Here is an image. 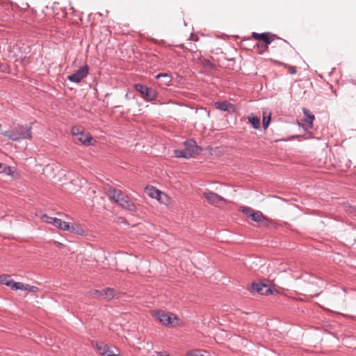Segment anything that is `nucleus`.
I'll list each match as a JSON object with an SVG mask.
<instances>
[{"label":"nucleus","instance_id":"39448f33","mask_svg":"<svg viewBox=\"0 0 356 356\" xmlns=\"http://www.w3.org/2000/svg\"><path fill=\"white\" fill-rule=\"evenodd\" d=\"M89 72V67L87 65L82 66L74 73L69 75L67 79L73 83H80L82 79L87 76Z\"/></svg>","mask_w":356,"mask_h":356},{"label":"nucleus","instance_id":"20e7f679","mask_svg":"<svg viewBox=\"0 0 356 356\" xmlns=\"http://www.w3.org/2000/svg\"><path fill=\"white\" fill-rule=\"evenodd\" d=\"M42 218L46 222L51 224L61 230L68 231L70 229V224L67 222L63 221L61 219L49 217L46 214L43 215Z\"/></svg>","mask_w":356,"mask_h":356},{"label":"nucleus","instance_id":"58836bf2","mask_svg":"<svg viewBox=\"0 0 356 356\" xmlns=\"http://www.w3.org/2000/svg\"><path fill=\"white\" fill-rule=\"evenodd\" d=\"M165 356H170L169 355H166Z\"/></svg>","mask_w":356,"mask_h":356},{"label":"nucleus","instance_id":"c9c22d12","mask_svg":"<svg viewBox=\"0 0 356 356\" xmlns=\"http://www.w3.org/2000/svg\"><path fill=\"white\" fill-rule=\"evenodd\" d=\"M166 355H163L162 353L161 352H159L157 353V355L156 356H165Z\"/></svg>","mask_w":356,"mask_h":356},{"label":"nucleus","instance_id":"412c9836","mask_svg":"<svg viewBox=\"0 0 356 356\" xmlns=\"http://www.w3.org/2000/svg\"><path fill=\"white\" fill-rule=\"evenodd\" d=\"M13 279L9 275H0V284H4L7 286L10 287V285L13 282Z\"/></svg>","mask_w":356,"mask_h":356},{"label":"nucleus","instance_id":"aec40b11","mask_svg":"<svg viewBox=\"0 0 356 356\" xmlns=\"http://www.w3.org/2000/svg\"><path fill=\"white\" fill-rule=\"evenodd\" d=\"M108 195L110 197L113 199L116 203L118 199H121V197H123L121 191L114 188L109 191Z\"/></svg>","mask_w":356,"mask_h":356},{"label":"nucleus","instance_id":"b1692460","mask_svg":"<svg viewBox=\"0 0 356 356\" xmlns=\"http://www.w3.org/2000/svg\"><path fill=\"white\" fill-rule=\"evenodd\" d=\"M24 286H25V284H24L22 282H15L14 280H13V282H12L10 288L12 290H15V291L24 290Z\"/></svg>","mask_w":356,"mask_h":356},{"label":"nucleus","instance_id":"f3484780","mask_svg":"<svg viewBox=\"0 0 356 356\" xmlns=\"http://www.w3.org/2000/svg\"><path fill=\"white\" fill-rule=\"evenodd\" d=\"M116 296V291L113 288L107 287L104 289V298L109 301Z\"/></svg>","mask_w":356,"mask_h":356},{"label":"nucleus","instance_id":"c85d7f7f","mask_svg":"<svg viewBox=\"0 0 356 356\" xmlns=\"http://www.w3.org/2000/svg\"><path fill=\"white\" fill-rule=\"evenodd\" d=\"M91 295L93 298H104V289L94 290L91 292Z\"/></svg>","mask_w":356,"mask_h":356},{"label":"nucleus","instance_id":"473e14b6","mask_svg":"<svg viewBox=\"0 0 356 356\" xmlns=\"http://www.w3.org/2000/svg\"><path fill=\"white\" fill-rule=\"evenodd\" d=\"M314 138V136L312 135L311 133H309L307 136L304 137V139H312Z\"/></svg>","mask_w":356,"mask_h":356},{"label":"nucleus","instance_id":"cd10ccee","mask_svg":"<svg viewBox=\"0 0 356 356\" xmlns=\"http://www.w3.org/2000/svg\"><path fill=\"white\" fill-rule=\"evenodd\" d=\"M24 291L35 293V292L38 291L39 289H38V287H37L35 286H31L29 284H25Z\"/></svg>","mask_w":356,"mask_h":356},{"label":"nucleus","instance_id":"a878e982","mask_svg":"<svg viewBox=\"0 0 356 356\" xmlns=\"http://www.w3.org/2000/svg\"><path fill=\"white\" fill-rule=\"evenodd\" d=\"M1 173H4L7 175H13V168L10 167V166H8V165H3V168L1 170Z\"/></svg>","mask_w":356,"mask_h":356},{"label":"nucleus","instance_id":"0eeeda50","mask_svg":"<svg viewBox=\"0 0 356 356\" xmlns=\"http://www.w3.org/2000/svg\"><path fill=\"white\" fill-rule=\"evenodd\" d=\"M154 316L160 323L166 326L173 325L174 321L177 320L175 316L172 318L163 310L154 311Z\"/></svg>","mask_w":356,"mask_h":356},{"label":"nucleus","instance_id":"6e6552de","mask_svg":"<svg viewBox=\"0 0 356 356\" xmlns=\"http://www.w3.org/2000/svg\"><path fill=\"white\" fill-rule=\"evenodd\" d=\"M250 291L252 293L257 292L260 295H269L273 293L271 287L263 282L252 283Z\"/></svg>","mask_w":356,"mask_h":356},{"label":"nucleus","instance_id":"72a5a7b5","mask_svg":"<svg viewBox=\"0 0 356 356\" xmlns=\"http://www.w3.org/2000/svg\"><path fill=\"white\" fill-rule=\"evenodd\" d=\"M117 355L118 354H114V353H111V351H110V353L105 355V356H117Z\"/></svg>","mask_w":356,"mask_h":356},{"label":"nucleus","instance_id":"f03ea898","mask_svg":"<svg viewBox=\"0 0 356 356\" xmlns=\"http://www.w3.org/2000/svg\"><path fill=\"white\" fill-rule=\"evenodd\" d=\"M134 88L141 94L143 98L146 102H152L156 99L158 96V92L155 89L147 87V86L142 83L135 84Z\"/></svg>","mask_w":356,"mask_h":356},{"label":"nucleus","instance_id":"f257e3e1","mask_svg":"<svg viewBox=\"0 0 356 356\" xmlns=\"http://www.w3.org/2000/svg\"><path fill=\"white\" fill-rule=\"evenodd\" d=\"M32 123L26 124H17L10 127L8 130L1 131V134L13 141H21L31 139Z\"/></svg>","mask_w":356,"mask_h":356},{"label":"nucleus","instance_id":"1a4fd4ad","mask_svg":"<svg viewBox=\"0 0 356 356\" xmlns=\"http://www.w3.org/2000/svg\"><path fill=\"white\" fill-rule=\"evenodd\" d=\"M204 197L208 202L214 206H220L221 202H225V200L222 196L212 191H207L203 193Z\"/></svg>","mask_w":356,"mask_h":356},{"label":"nucleus","instance_id":"9d476101","mask_svg":"<svg viewBox=\"0 0 356 356\" xmlns=\"http://www.w3.org/2000/svg\"><path fill=\"white\" fill-rule=\"evenodd\" d=\"M252 37L257 40H261L267 44H270L275 38H277V35L275 34H270L268 32L258 33L253 32L252 33Z\"/></svg>","mask_w":356,"mask_h":356},{"label":"nucleus","instance_id":"bb28decb","mask_svg":"<svg viewBox=\"0 0 356 356\" xmlns=\"http://www.w3.org/2000/svg\"><path fill=\"white\" fill-rule=\"evenodd\" d=\"M271 120V116L270 114L268 116H264L263 120H262V126L264 129H266L269 126V124Z\"/></svg>","mask_w":356,"mask_h":356},{"label":"nucleus","instance_id":"5701e85b","mask_svg":"<svg viewBox=\"0 0 356 356\" xmlns=\"http://www.w3.org/2000/svg\"><path fill=\"white\" fill-rule=\"evenodd\" d=\"M97 348L99 350V353L104 356H105V355H106L107 353H110L108 346L103 343L98 345Z\"/></svg>","mask_w":356,"mask_h":356},{"label":"nucleus","instance_id":"ddd939ff","mask_svg":"<svg viewBox=\"0 0 356 356\" xmlns=\"http://www.w3.org/2000/svg\"><path fill=\"white\" fill-rule=\"evenodd\" d=\"M302 113L305 116V122L308 124V127H305L302 123L298 122V126L300 127H302L305 131L307 130L308 128L312 129L313 127V122L315 119L314 115L311 113L309 110L305 108H302Z\"/></svg>","mask_w":356,"mask_h":356},{"label":"nucleus","instance_id":"9b49d317","mask_svg":"<svg viewBox=\"0 0 356 356\" xmlns=\"http://www.w3.org/2000/svg\"><path fill=\"white\" fill-rule=\"evenodd\" d=\"M252 212L250 219L254 222L264 225L266 227L269 225V220L263 215L260 211L248 210Z\"/></svg>","mask_w":356,"mask_h":356},{"label":"nucleus","instance_id":"7c9ffc66","mask_svg":"<svg viewBox=\"0 0 356 356\" xmlns=\"http://www.w3.org/2000/svg\"><path fill=\"white\" fill-rule=\"evenodd\" d=\"M346 210L348 213H353L356 216V206H352V205L346 206Z\"/></svg>","mask_w":356,"mask_h":356},{"label":"nucleus","instance_id":"393cba45","mask_svg":"<svg viewBox=\"0 0 356 356\" xmlns=\"http://www.w3.org/2000/svg\"><path fill=\"white\" fill-rule=\"evenodd\" d=\"M269 44H267L266 43H257L256 44L257 47L258 48L259 51L258 53L261 54H263L267 49Z\"/></svg>","mask_w":356,"mask_h":356},{"label":"nucleus","instance_id":"4468645a","mask_svg":"<svg viewBox=\"0 0 356 356\" xmlns=\"http://www.w3.org/2000/svg\"><path fill=\"white\" fill-rule=\"evenodd\" d=\"M145 193L152 198H154L161 202H163L161 200L162 195H165L163 193L154 186H147L145 188Z\"/></svg>","mask_w":356,"mask_h":356},{"label":"nucleus","instance_id":"e433bc0d","mask_svg":"<svg viewBox=\"0 0 356 356\" xmlns=\"http://www.w3.org/2000/svg\"><path fill=\"white\" fill-rule=\"evenodd\" d=\"M125 98H126L127 99H130V97H129V94H128V93H127V94L125 95Z\"/></svg>","mask_w":356,"mask_h":356},{"label":"nucleus","instance_id":"f8f14e48","mask_svg":"<svg viewBox=\"0 0 356 356\" xmlns=\"http://www.w3.org/2000/svg\"><path fill=\"white\" fill-rule=\"evenodd\" d=\"M117 203L123 209L129 211L130 212H135L136 207L133 202H131L127 197L123 195L121 199L117 200Z\"/></svg>","mask_w":356,"mask_h":356},{"label":"nucleus","instance_id":"c756f323","mask_svg":"<svg viewBox=\"0 0 356 356\" xmlns=\"http://www.w3.org/2000/svg\"><path fill=\"white\" fill-rule=\"evenodd\" d=\"M248 210H253L250 207H241V211L246 215L247 217L251 218V214L252 212L249 211Z\"/></svg>","mask_w":356,"mask_h":356},{"label":"nucleus","instance_id":"dca6fc26","mask_svg":"<svg viewBox=\"0 0 356 356\" xmlns=\"http://www.w3.org/2000/svg\"><path fill=\"white\" fill-rule=\"evenodd\" d=\"M156 79H163L161 84H163V86H169L171 85L172 76L167 73L158 74L156 76Z\"/></svg>","mask_w":356,"mask_h":356},{"label":"nucleus","instance_id":"f704fd0d","mask_svg":"<svg viewBox=\"0 0 356 356\" xmlns=\"http://www.w3.org/2000/svg\"><path fill=\"white\" fill-rule=\"evenodd\" d=\"M296 72V67H293V70H291V74H295Z\"/></svg>","mask_w":356,"mask_h":356},{"label":"nucleus","instance_id":"4be33fe9","mask_svg":"<svg viewBox=\"0 0 356 356\" xmlns=\"http://www.w3.org/2000/svg\"><path fill=\"white\" fill-rule=\"evenodd\" d=\"M68 231L80 236H83L85 233L84 229L79 225H70V229Z\"/></svg>","mask_w":356,"mask_h":356},{"label":"nucleus","instance_id":"6ab92c4d","mask_svg":"<svg viewBox=\"0 0 356 356\" xmlns=\"http://www.w3.org/2000/svg\"><path fill=\"white\" fill-rule=\"evenodd\" d=\"M174 154L176 158H183V159H191V154H188L186 149L184 148L182 149H175L174 150Z\"/></svg>","mask_w":356,"mask_h":356},{"label":"nucleus","instance_id":"423d86ee","mask_svg":"<svg viewBox=\"0 0 356 356\" xmlns=\"http://www.w3.org/2000/svg\"><path fill=\"white\" fill-rule=\"evenodd\" d=\"M184 148L191 154V158H195L200 154L202 148L198 146L193 139H188L184 143Z\"/></svg>","mask_w":356,"mask_h":356},{"label":"nucleus","instance_id":"7ed1b4c3","mask_svg":"<svg viewBox=\"0 0 356 356\" xmlns=\"http://www.w3.org/2000/svg\"><path fill=\"white\" fill-rule=\"evenodd\" d=\"M72 134L76 137V139L85 145L90 144L92 137L89 134H84V130L80 127H73Z\"/></svg>","mask_w":356,"mask_h":356},{"label":"nucleus","instance_id":"4c0bfd02","mask_svg":"<svg viewBox=\"0 0 356 356\" xmlns=\"http://www.w3.org/2000/svg\"><path fill=\"white\" fill-rule=\"evenodd\" d=\"M117 356H121V355H118H118H117Z\"/></svg>","mask_w":356,"mask_h":356},{"label":"nucleus","instance_id":"2eb2a0df","mask_svg":"<svg viewBox=\"0 0 356 356\" xmlns=\"http://www.w3.org/2000/svg\"><path fill=\"white\" fill-rule=\"evenodd\" d=\"M216 108L222 111L233 112L235 107L233 104L227 101L217 102L215 103Z\"/></svg>","mask_w":356,"mask_h":356},{"label":"nucleus","instance_id":"2f4dec72","mask_svg":"<svg viewBox=\"0 0 356 356\" xmlns=\"http://www.w3.org/2000/svg\"><path fill=\"white\" fill-rule=\"evenodd\" d=\"M188 356H203L200 355L198 350H193L188 352Z\"/></svg>","mask_w":356,"mask_h":356},{"label":"nucleus","instance_id":"a211bd4d","mask_svg":"<svg viewBox=\"0 0 356 356\" xmlns=\"http://www.w3.org/2000/svg\"><path fill=\"white\" fill-rule=\"evenodd\" d=\"M248 121L252 124L254 129H258L260 127V120L257 116L253 114H250L248 117Z\"/></svg>","mask_w":356,"mask_h":356}]
</instances>
